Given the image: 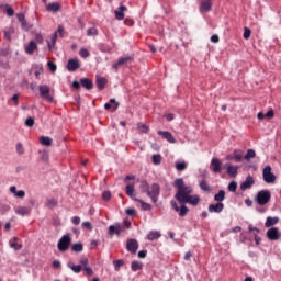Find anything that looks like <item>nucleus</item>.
Segmentation results:
<instances>
[{
  "label": "nucleus",
  "mask_w": 281,
  "mask_h": 281,
  "mask_svg": "<svg viewBox=\"0 0 281 281\" xmlns=\"http://www.w3.org/2000/svg\"><path fill=\"white\" fill-rule=\"evenodd\" d=\"M173 187L177 189V192L175 194V199H177L181 205L177 204V201L171 200L170 205L175 212H178L179 216L183 218V216H188V212H190V209L186 206V203H189V205H193V207H196L201 203V196L196 194H192L194 190L192 189V186L186 184V182L182 180V178H178L173 182Z\"/></svg>",
  "instance_id": "nucleus-1"
},
{
  "label": "nucleus",
  "mask_w": 281,
  "mask_h": 281,
  "mask_svg": "<svg viewBox=\"0 0 281 281\" xmlns=\"http://www.w3.org/2000/svg\"><path fill=\"white\" fill-rule=\"evenodd\" d=\"M139 188L142 190V192L147 193V196H149V199H151L153 203H157V201L159 199V192H160L159 184L154 183L150 187L147 181L142 180Z\"/></svg>",
  "instance_id": "nucleus-2"
},
{
  "label": "nucleus",
  "mask_w": 281,
  "mask_h": 281,
  "mask_svg": "<svg viewBox=\"0 0 281 281\" xmlns=\"http://www.w3.org/2000/svg\"><path fill=\"white\" fill-rule=\"evenodd\" d=\"M126 229H131V222L124 221L122 223H116L114 225H110L108 228V234L110 236H122V232H126Z\"/></svg>",
  "instance_id": "nucleus-3"
},
{
  "label": "nucleus",
  "mask_w": 281,
  "mask_h": 281,
  "mask_svg": "<svg viewBox=\"0 0 281 281\" xmlns=\"http://www.w3.org/2000/svg\"><path fill=\"white\" fill-rule=\"evenodd\" d=\"M38 91H40V98H42V100H44L45 102H49V104H52V102H54L55 93H54V90H52V88H49V86L40 85Z\"/></svg>",
  "instance_id": "nucleus-4"
},
{
  "label": "nucleus",
  "mask_w": 281,
  "mask_h": 281,
  "mask_svg": "<svg viewBox=\"0 0 281 281\" xmlns=\"http://www.w3.org/2000/svg\"><path fill=\"white\" fill-rule=\"evenodd\" d=\"M255 201L258 205H267V203L271 202V191L260 190L255 196Z\"/></svg>",
  "instance_id": "nucleus-5"
},
{
  "label": "nucleus",
  "mask_w": 281,
  "mask_h": 281,
  "mask_svg": "<svg viewBox=\"0 0 281 281\" xmlns=\"http://www.w3.org/2000/svg\"><path fill=\"white\" fill-rule=\"evenodd\" d=\"M69 247H71V236L69 234H66L59 239L57 244V249L61 254H65V251H67Z\"/></svg>",
  "instance_id": "nucleus-6"
},
{
  "label": "nucleus",
  "mask_w": 281,
  "mask_h": 281,
  "mask_svg": "<svg viewBox=\"0 0 281 281\" xmlns=\"http://www.w3.org/2000/svg\"><path fill=\"white\" fill-rule=\"evenodd\" d=\"M262 177L266 183H276V176L271 172V166H266L263 168Z\"/></svg>",
  "instance_id": "nucleus-7"
},
{
  "label": "nucleus",
  "mask_w": 281,
  "mask_h": 281,
  "mask_svg": "<svg viewBox=\"0 0 281 281\" xmlns=\"http://www.w3.org/2000/svg\"><path fill=\"white\" fill-rule=\"evenodd\" d=\"M266 236L268 240H280V229L278 227H271L267 231Z\"/></svg>",
  "instance_id": "nucleus-8"
},
{
  "label": "nucleus",
  "mask_w": 281,
  "mask_h": 281,
  "mask_svg": "<svg viewBox=\"0 0 281 281\" xmlns=\"http://www.w3.org/2000/svg\"><path fill=\"white\" fill-rule=\"evenodd\" d=\"M256 183L252 176H247L244 182L240 183V190L245 192V190H251V187Z\"/></svg>",
  "instance_id": "nucleus-9"
},
{
  "label": "nucleus",
  "mask_w": 281,
  "mask_h": 281,
  "mask_svg": "<svg viewBox=\"0 0 281 281\" xmlns=\"http://www.w3.org/2000/svg\"><path fill=\"white\" fill-rule=\"evenodd\" d=\"M223 210H225V204H223V202H217L216 204L209 205V212L211 214H221Z\"/></svg>",
  "instance_id": "nucleus-10"
},
{
  "label": "nucleus",
  "mask_w": 281,
  "mask_h": 281,
  "mask_svg": "<svg viewBox=\"0 0 281 281\" xmlns=\"http://www.w3.org/2000/svg\"><path fill=\"white\" fill-rule=\"evenodd\" d=\"M139 247V244L135 239H128L126 244V249L131 254H137V249Z\"/></svg>",
  "instance_id": "nucleus-11"
},
{
  "label": "nucleus",
  "mask_w": 281,
  "mask_h": 281,
  "mask_svg": "<svg viewBox=\"0 0 281 281\" xmlns=\"http://www.w3.org/2000/svg\"><path fill=\"white\" fill-rule=\"evenodd\" d=\"M157 134L161 135L162 139L168 140L169 144H176L177 143V139H175V136H172V133H170L168 131H158Z\"/></svg>",
  "instance_id": "nucleus-12"
},
{
  "label": "nucleus",
  "mask_w": 281,
  "mask_h": 281,
  "mask_svg": "<svg viewBox=\"0 0 281 281\" xmlns=\"http://www.w3.org/2000/svg\"><path fill=\"white\" fill-rule=\"evenodd\" d=\"M38 49V45H36V42L31 41L26 46H24V52L29 54V56H32L36 50Z\"/></svg>",
  "instance_id": "nucleus-13"
},
{
  "label": "nucleus",
  "mask_w": 281,
  "mask_h": 281,
  "mask_svg": "<svg viewBox=\"0 0 281 281\" xmlns=\"http://www.w3.org/2000/svg\"><path fill=\"white\" fill-rule=\"evenodd\" d=\"M68 71H76V69H80V60L78 59H69L67 64Z\"/></svg>",
  "instance_id": "nucleus-14"
},
{
  "label": "nucleus",
  "mask_w": 281,
  "mask_h": 281,
  "mask_svg": "<svg viewBox=\"0 0 281 281\" xmlns=\"http://www.w3.org/2000/svg\"><path fill=\"white\" fill-rule=\"evenodd\" d=\"M212 10V0H202L200 3V12H210Z\"/></svg>",
  "instance_id": "nucleus-15"
},
{
  "label": "nucleus",
  "mask_w": 281,
  "mask_h": 281,
  "mask_svg": "<svg viewBox=\"0 0 281 281\" xmlns=\"http://www.w3.org/2000/svg\"><path fill=\"white\" fill-rule=\"evenodd\" d=\"M126 7L125 5H120L119 7V10H115L114 11V14H115V19L117 21H124V12H126Z\"/></svg>",
  "instance_id": "nucleus-16"
},
{
  "label": "nucleus",
  "mask_w": 281,
  "mask_h": 281,
  "mask_svg": "<svg viewBox=\"0 0 281 281\" xmlns=\"http://www.w3.org/2000/svg\"><path fill=\"white\" fill-rule=\"evenodd\" d=\"M125 193L127 196H130V199H133L135 201V184L134 183H130L125 187Z\"/></svg>",
  "instance_id": "nucleus-17"
},
{
  "label": "nucleus",
  "mask_w": 281,
  "mask_h": 281,
  "mask_svg": "<svg viewBox=\"0 0 281 281\" xmlns=\"http://www.w3.org/2000/svg\"><path fill=\"white\" fill-rule=\"evenodd\" d=\"M279 223H280V217L268 216L266 218L265 227H267V228L273 227V225H278Z\"/></svg>",
  "instance_id": "nucleus-18"
},
{
  "label": "nucleus",
  "mask_w": 281,
  "mask_h": 281,
  "mask_svg": "<svg viewBox=\"0 0 281 281\" xmlns=\"http://www.w3.org/2000/svg\"><path fill=\"white\" fill-rule=\"evenodd\" d=\"M244 157L245 156H244L243 149H234V151H233L234 161H236L237 164H240V161H243Z\"/></svg>",
  "instance_id": "nucleus-19"
},
{
  "label": "nucleus",
  "mask_w": 281,
  "mask_h": 281,
  "mask_svg": "<svg viewBox=\"0 0 281 281\" xmlns=\"http://www.w3.org/2000/svg\"><path fill=\"white\" fill-rule=\"evenodd\" d=\"M221 166H223V164L218 158H213L211 160V168L214 172H221Z\"/></svg>",
  "instance_id": "nucleus-20"
},
{
  "label": "nucleus",
  "mask_w": 281,
  "mask_h": 281,
  "mask_svg": "<svg viewBox=\"0 0 281 281\" xmlns=\"http://www.w3.org/2000/svg\"><path fill=\"white\" fill-rule=\"evenodd\" d=\"M19 237H13L12 239L9 240V245L11 249H14L15 251H19L23 249V245L18 244Z\"/></svg>",
  "instance_id": "nucleus-21"
},
{
  "label": "nucleus",
  "mask_w": 281,
  "mask_h": 281,
  "mask_svg": "<svg viewBox=\"0 0 281 281\" xmlns=\"http://www.w3.org/2000/svg\"><path fill=\"white\" fill-rule=\"evenodd\" d=\"M117 106H120V103L115 102V99H110V103L104 104V109L106 111H117Z\"/></svg>",
  "instance_id": "nucleus-22"
},
{
  "label": "nucleus",
  "mask_w": 281,
  "mask_h": 281,
  "mask_svg": "<svg viewBox=\"0 0 281 281\" xmlns=\"http://www.w3.org/2000/svg\"><path fill=\"white\" fill-rule=\"evenodd\" d=\"M226 168H227V175H229V177H236V175H238L237 166H233L232 164L227 162Z\"/></svg>",
  "instance_id": "nucleus-23"
},
{
  "label": "nucleus",
  "mask_w": 281,
  "mask_h": 281,
  "mask_svg": "<svg viewBox=\"0 0 281 281\" xmlns=\"http://www.w3.org/2000/svg\"><path fill=\"white\" fill-rule=\"evenodd\" d=\"M10 192L11 194H14L16 199H25V191L23 190L16 191V187L14 186L10 187Z\"/></svg>",
  "instance_id": "nucleus-24"
},
{
  "label": "nucleus",
  "mask_w": 281,
  "mask_h": 281,
  "mask_svg": "<svg viewBox=\"0 0 281 281\" xmlns=\"http://www.w3.org/2000/svg\"><path fill=\"white\" fill-rule=\"evenodd\" d=\"M56 41H58V33H54L50 36V41H47V47L49 52H52V49H54V47L56 46Z\"/></svg>",
  "instance_id": "nucleus-25"
},
{
  "label": "nucleus",
  "mask_w": 281,
  "mask_h": 281,
  "mask_svg": "<svg viewBox=\"0 0 281 281\" xmlns=\"http://www.w3.org/2000/svg\"><path fill=\"white\" fill-rule=\"evenodd\" d=\"M15 214H19V216H27L30 209H27V206H18L15 207Z\"/></svg>",
  "instance_id": "nucleus-26"
},
{
  "label": "nucleus",
  "mask_w": 281,
  "mask_h": 281,
  "mask_svg": "<svg viewBox=\"0 0 281 281\" xmlns=\"http://www.w3.org/2000/svg\"><path fill=\"white\" fill-rule=\"evenodd\" d=\"M46 10L48 12H58V10H60V3L58 2H53L47 4Z\"/></svg>",
  "instance_id": "nucleus-27"
},
{
  "label": "nucleus",
  "mask_w": 281,
  "mask_h": 281,
  "mask_svg": "<svg viewBox=\"0 0 281 281\" xmlns=\"http://www.w3.org/2000/svg\"><path fill=\"white\" fill-rule=\"evenodd\" d=\"M80 82H81V86H82L85 89H88V90L93 89V81H91L90 79L82 78V79L80 80Z\"/></svg>",
  "instance_id": "nucleus-28"
},
{
  "label": "nucleus",
  "mask_w": 281,
  "mask_h": 281,
  "mask_svg": "<svg viewBox=\"0 0 281 281\" xmlns=\"http://www.w3.org/2000/svg\"><path fill=\"white\" fill-rule=\"evenodd\" d=\"M97 87L100 91H102V89H104V87H106V78L98 77L97 78Z\"/></svg>",
  "instance_id": "nucleus-29"
},
{
  "label": "nucleus",
  "mask_w": 281,
  "mask_h": 281,
  "mask_svg": "<svg viewBox=\"0 0 281 281\" xmlns=\"http://www.w3.org/2000/svg\"><path fill=\"white\" fill-rule=\"evenodd\" d=\"M68 268L71 269V271H74V273H80V271H82V266H80V265L76 266L71 261L68 262Z\"/></svg>",
  "instance_id": "nucleus-30"
},
{
  "label": "nucleus",
  "mask_w": 281,
  "mask_h": 281,
  "mask_svg": "<svg viewBox=\"0 0 281 281\" xmlns=\"http://www.w3.org/2000/svg\"><path fill=\"white\" fill-rule=\"evenodd\" d=\"M148 240H158V238H161V233L157 231H153L147 235Z\"/></svg>",
  "instance_id": "nucleus-31"
},
{
  "label": "nucleus",
  "mask_w": 281,
  "mask_h": 281,
  "mask_svg": "<svg viewBox=\"0 0 281 281\" xmlns=\"http://www.w3.org/2000/svg\"><path fill=\"white\" fill-rule=\"evenodd\" d=\"M137 131H138V133H149V131H150V127L148 126V125H146V124H144V123H138L137 124Z\"/></svg>",
  "instance_id": "nucleus-32"
},
{
  "label": "nucleus",
  "mask_w": 281,
  "mask_h": 281,
  "mask_svg": "<svg viewBox=\"0 0 281 281\" xmlns=\"http://www.w3.org/2000/svg\"><path fill=\"white\" fill-rule=\"evenodd\" d=\"M85 249V246L82 243H76L71 246V251H75V254H80Z\"/></svg>",
  "instance_id": "nucleus-33"
},
{
  "label": "nucleus",
  "mask_w": 281,
  "mask_h": 281,
  "mask_svg": "<svg viewBox=\"0 0 281 281\" xmlns=\"http://www.w3.org/2000/svg\"><path fill=\"white\" fill-rule=\"evenodd\" d=\"M40 144L42 146H52V138L49 136H42L40 137Z\"/></svg>",
  "instance_id": "nucleus-34"
},
{
  "label": "nucleus",
  "mask_w": 281,
  "mask_h": 281,
  "mask_svg": "<svg viewBox=\"0 0 281 281\" xmlns=\"http://www.w3.org/2000/svg\"><path fill=\"white\" fill-rule=\"evenodd\" d=\"M214 201H217V203H223V201H225V192L220 190L218 193L214 195Z\"/></svg>",
  "instance_id": "nucleus-35"
},
{
  "label": "nucleus",
  "mask_w": 281,
  "mask_h": 281,
  "mask_svg": "<svg viewBox=\"0 0 281 281\" xmlns=\"http://www.w3.org/2000/svg\"><path fill=\"white\" fill-rule=\"evenodd\" d=\"M186 168H188V162L187 161H177L176 162V170H178V172H183V170H186Z\"/></svg>",
  "instance_id": "nucleus-36"
},
{
  "label": "nucleus",
  "mask_w": 281,
  "mask_h": 281,
  "mask_svg": "<svg viewBox=\"0 0 281 281\" xmlns=\"http://www.w3.org/2000/svg\"><path fill=\"white\" fill-rule=\"evenodd\" d=\"M200 188L203 190V192H212V188H210V184L205 180L200 182Z\"/></svg>",
  "instance_id": "nucleus-37"
},
{
  "label": "nucleus",
  "mask_w": 281,
  "mask_h": 281,
  "mask_svg": "<svg viewBox=\"0 0 281 281\" xmlns=\"http://www.w3.org/2000/svg\"><path fill=\"white\" fill-rule=\"evenodd\" d=\"M142 262L139 261H132L131 269L132 271H142Z\"/></svg>",
  "instance_id": "nucleus-38"
},
{
  "label": "nucleus",
  "mask_w": 281,
  "mask_h": 281,
  "mask_svg": "<svg viewBox=\"0 0 281 281\" xmlns=\"http://www.w3.org/2000/svg\"><path fill=\"white\" fill-rule=\"evenodd\" d=\"M255 157H256V150L248 149L246 155L244 156V159H246V161H249V159H254Z\"/></svg>",
  "instance_id": "nucleus-39"
},
{
  "label": "nucleus",
  "mask_w": 281,
  "mask_h": 281,
  "mask_svg": "<svg viewBox=\"0 0 281 281\" xmlns=\"http://www.w3.org/2000/svg\"><path fill=\"white\" fill-rule=\"evenodd\" d=\"M133 60L132 56H125V57H120L119 58V65H126V63H131Z\"/></svg>",
  "instance_id": "nucleus-40"
},
{
  "label": "nucleus",
  "mask_w": 281,
  "mask_h": 281,
  "mask_svg": "<svg viewBox=\"0 0 281 281\" xmlns=\"http://www.w3.org/2000/svg\"><path fill=\"white\" fill-rule=\"evenodd\" d=\"M134 201H137L138 203H140L142 210L148 211L151 209L150 204L144 202L143 200L134 199Z\"/></svg>",
  "instance_id": "nucleus-41"
},
{
  "label": "nucleus",
  "mask_w": 281,
  "mask_h": 281,
  "mask_svg": "<svg viewBox=\"0 0 281 281\" xmlns=\"http://www.w3.org/2000/svg\"><path fill=\"white\" fill-rule=\"evenodd\" d=\"M151 161L155 166H159L161 164V155L159 154L153 155Z\"/></svg>",
  "instance_id": "nucleus-42"
},
{
  "label": "nucleus",
  "mask_w": 281,
  "mask_h": 281,
  "mask_svg": "<svg viewBox=\"0 0 281 281\" xmlns=\"http://www.w3.org/2000/svg\"><path fill=\"white\" fill-rule=\"evenodd\" d=\"M115 271H120V267H124V260L117 259L113 261Z\"/></svg>",
  "instance_id": "nucleus-43"
},
{
  "label": "nucleus",
  "mask_w": 281,
  "mask_h": 281,
  "mask_svg": "<svg viewBox=\"0 0 281 281\" xmlns=\"http://www.w3.org/2000/svg\"><path fill=\"white\" fill-rule=\"evenodd\" d=\"M46 205H47V207H56L58 205V201L54 198L48 199L46 201Z\"/></svg>",
  "instance_id": "nucleus-44"
},
{
  "label": "nucleus",
  "mask_w": 281,
  "mask_h": 281,
  "mask_svg": "<svg viewBox=\"0 0 281 281\" xmlns=\"http://www.w3.org/2000/svg\"><path fill=\"white\" fill-rule=\"evenodd\" d=\"M238 188V183H236V181H231L229 184H228V191L229 192H236Z\"/></svg>",
  "instance_id": "nucleus-45"
},
{
  "label": "nucleus",
  "mask_w": 281,
  "mask_h": 281,
  "mask_svg": "<svg viewBox=\"0 0 281 281\" xmlns=\"http://www.w3.org/2000/svg\"><path fill=\"white\" fill-rule=\"evenodd\" d=\"M91 54L89 53V50L87 48H81L79 52V56H81V58H89Z\"/></svg>",
  "instance_id": "nucleus-46"
},
{
  "label": "nucleus",
  "mask_w": 281,
  "mask_h": 281,
  "mask_svg": "<svg viewBox=\"0 0 281 281\" xmlns=\"http://www.w3.org/2000/svg\"><path fill=\"white\" fill-rule=\"evenodd\" d=\"M87 36H98V29L95 27L88 29Z\"/></svg>",
  "instance_id": "nucleus-47"
},
{
  "label": "nucleus",
  "mask_w": 281,
  "mask_h": 281,
  "mask_svg": "<svg viewBox=\"0 0 281 281\" xmlns=\"http://www.w3.org/2000/svg\"><path fill=\"white\" fill-rule=\"evenodd\" d=\"M250 37H251V30H249V27H245L244 29V38H245V41H249Z\"/></svg>",
  "instance_id": "nucleus-48"
},
{
  "label": "nucleus",
  "mask_w": 281,
  "mask_h": 281,
  "mask_svg": "<svg viewBox=\"0 0 281 281\" xmlns=\"http://www.w3.org/2000/svg\"><path fill=\"white\" fill-rule=\"evenodd\" d=\"M16 153L18 155H23V153H25V149L23 148V144L21 143L16 144Z\"/></svg>",
  "instance_id": "nucleus-49"
},
{
  "label": "nucleus",
  "mask_w": 281,
  "mask_h": 281,
  "mask_svg": "<svg viewBox=\"0 0 281 281\" xmlns=\"http://www.w3.org/2000/svg\"><path fill=\"white\" fill-rule=\"evenodd\" d=\"M102 199H103V201H111V192L110 191H104L102 193Z\"/></svg>",
  "instance_id": "nucleus-50"
},
{
  "label": "nucleus",
  "mask_w": 281,
  "mask_h": 281,
  "mask_svg": "<svg viewBox=\"0 0 281 281\" xmlns=\"http://www.w3.org/2000/svg\"><path fill=\"white\" fill-rule=\"evenodd\" d=\"M79 262H80L81 267H83V269H85V267H89L88 266L89 259L87 257H82Z\"/></svg>",
  "instance_id": "nucleus-51"
},
{
  "label": "nucleus",
  "mask_w": 281,
  "mask_h": 281,
  "mask_svg": "<svg viewBox=\"0 0 281 281\" xmlns=\"http://www.w3.org/2000/svg\"><path fill=\"white\" fill-rule=\"evenodd\" d=\"M25 126H29V127L34 126V119L33 117L26 119Z\"/></svg>",
  "instance_id": "nucleus-52"
},
{
  "label": "nucleus",
  "mask_w": 281,
  "mask_h": 281,
  "mask_svg": "<svg viewBox=\"0 0 281 281\" xmlns=\"http://www.w3.org/2000/svg\"><path fill=\"white\" fill-rule=\"evenodd\" d=\"M82 227H85L86 229H89V232H91V229H93L91 222H83Z\"/></svg>",
  "instance_id": "nucleus-53"
},
{
  "label": "nucleus",
  "mask_w": 281,
  "mask_h": 281,
  "mask_svg": "<svg viewBox=\"0 0 281 281\" xmlns=\"http://www.w3.org/2000/svg\"><path fill=\"white\" fill-rule=\"evenodd\" d=\"M44 38L41 33L35 34V43H43Z\"/></svg>",
  "instance_id": "nucleus-54"
},
{
  "label": "nucleus",
  "mask_w": 281,
  "mask_h": 281,
  "mask_svg": "<svg viewBox=\"0 0 281 281\" xmlns=\"http://www.w3.org/2000/svg\"><path fill=\"white\" fill-rule=\"evenodd\" d=\"M265 115L268 120H271L276 115V112L273 110H270Z\"/></svg>",
  "instance_id": "nucleus-55"
},
{
  "label": "nucleus",
  "mask_w": 281,
  "mask_h": 281,
  "mask_svg": "<svg viewBox=\"0 0 281 281\" xmlns=\"http://www.w3.org/2000/svg\"><path fill=\"white\" fill-rule=\"evenodd\" d=\"M48 69H50V71H56V64H54V61H48L47 63Z\"/></svg>",
  "instance_id": "nucleus-56"
},
{
  "label": "nucleus",
  "mask_w": 281,
  "mask_h": 281,
  "mask_svg": "<svg viewBox=\"0 0 281 281\" xmlns=\"http://www.w3.org/2000/svg\"><path fill=\"white\" fill-rule=\"evenodd\" d=\"M5 13L8 14V16H14V9H12L11 7H7Z\"/></svg>",
  "instance_id": "nucleus-57"
},
{
  "label": "nucleus",
  "mask_w": 281,
  "mask_h": 281,
  "mask_svg": "<svg viewBox=\"0 0 281 281\" xmlns=\"http://www.w3.org/2000/svg\"><path fill=\"white\" fill-rule=\"evenodd\" d=\"M164 117H166L167 122H172V120H175V114L168 113L165 114Z\"/></svg>",
  "instance_id": "nucleus-58"
},
{
  "label": "nucleus",
  "mask_w": 281,
  "mask_h": 281,
  "mask_svg": "<svg viewBox=\"0 0 281 281\" xmlns=\"http://www.w3.org/2000/svg\"><path fill=\"white\" fill-rule=\"evenodd\" d=\"M83 271H86L87 276H93V269H91V267H85Z\"/></svg>",
  "instance_id": "nucleus-59"
},
{
  "label": "nucleus",
  "mask_w": 281,
  "mask_h": 281,
  "mask_svg": "<svg viewBox=\"0 0 281 281\" xmlns=\"http://www.w3.org/2000/svg\"><path fill=\"white\" fill-rule=\"evenodd\" d=\"M124 23H125V25H127L128 27H131V26L134 25L135 22H134L132 19L126 18V19L124 20Z\"/></svg>",
  "instance_id": "nucleus-60"
},
{
  "label": "nucleus",
  "mask_w": 281,
  "mask_h": 281,
  "mask_svg": "<svg viewBox=\"0 0 281 281\" xmlns=\"http://www.w3.org/2000/svg\"><path fill=\"white\" fill-rule=\"evenodd\" d=\"M248 229L249 232H255L256 235L260 234V229H258L256 226L249 225Z\"/></svg>",
  "instance_id": "nucleus-61"
},
{
  "label": "nucleus",
  "mask_w": 281,
  "mask_h": 281,
  "mask_svg": "<svg viewBox=\"0 0 281 281\" xmlns=\"http://www.w3.org/2000/svg\"><path fill=\"white\" fill-rule=\"evenodd\" d=\"M71 223H72L74 225H80V217H79V216H74V217L71 218Z\"/></svg>",
  "instance_id": "nucleus-62"
},
{
  "label": "nucleus",
  "mask_w": 281,
  "mask_h": 281,
  "mask_svg": "<svg viewBox=\"0 0 281 281\" xmlns=\"http://www.w3.org/2000/svg\"><path fill=\"white\" fill-rule=\"evenodd\" d=\"M60 267H61L60 260H54L53 261V268L54 269H60Z\"/></svg>",
  "instance_id": "nucleus-63"
},
{
  "label": "nucleus",
  "mask_w": 281,
  "mask_h": 281,
  "mask_svg": "<svg viewBox=\"0 0 281 281\" xmlns=\"http://www.w3.org/2000/svg\"><path fill=\"white\" fill-rule=\"evenodd\" d=\"M220 38H218V35H212L211 36V42L212 43H218Z\"/></svg>",
  "instance_id": "nucleus-64"
}]
</instances>
